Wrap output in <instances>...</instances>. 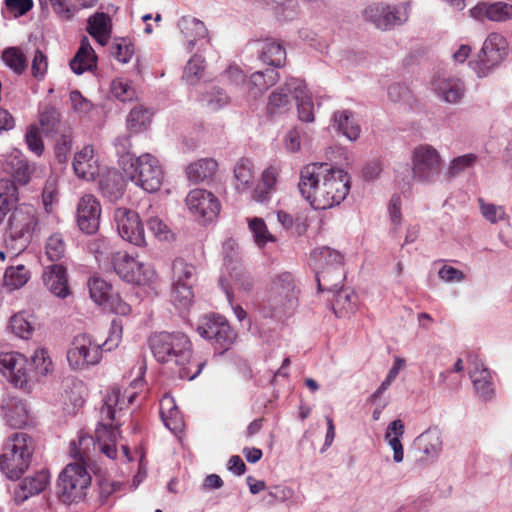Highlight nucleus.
I'll return each mask as SVG.
<instances>
[{
	"label": "nucleus",
	"instance_id": "f257e3e1",
	"mask_svg": "<svg viewBox=\"0 0 512 512\" xmlns=\"http://www.w3.org/2000/svg\"><path fill=\"white\" fill-rule=\"evenodd\" d=\"M337 152L344 157L345 165L348 166V150L339 148ZM343 167L342 162H336L335 166L309 163L300 170L299 192L315 210L331 208L346 198L350 189V177Z\"/></svg>",
	"mask_w": 512,
	"mask_h": 512
},
{
	"label": "nucleus",
	"instance_id": "f03ea898",
	"mask_svg": "<svg viewBox=\"0 0 512 512\" xmlns=\"http://www.w3.org/2000/svg\"><path fill=\"white\" fill-rule=\"evenodd\" d=\"M18 188L10 180H0V224L7 219L6 247L13 256L23 252L33 239L38 226L36 209L32 205L18 202Z\"/></svg>",
	"mask_w": 512,
	"mask_h": 512
},
{
	"label": "nucleus",
	"instance_id": "7ed1b4c3",
	"mask_svg": "<svg viewBox=\"0 0 512 512\" xmlns=\"http://www.w3.org/2000/svg\"><path fill=\"white\" fill-rule=\"evenodd\" d=\"M149 346L158 362L179 366V377L182 379H195L205 365L204 362L191 361V342L184 333L165 331L154 333L149 338Z\"/></svg>",
	"mask_w": 512,
	"mask_h": 512
},
{
	"label": "nucleus",
	"instance_id": "20e7f679",
	"mask_svg": "<svg viewBox=\"0 0 512 512\" xmlns=\"http://www.w3.org/2000/svg\"><path fill=\"white\" fill-rule=\"evenodd\" d=\"M342 255L329 247L315 248L310 253L309 266L315 272L319 291H339L345 278Z\"/></svg>",
	"mask_w": 512,
	"mask_h": 512
},
{
	"label": "nucleus",
	"instance_id": "39448f33",
	"mask_svg": "<svg viewBox=\"0 0 512 512\" xmlns=\"http://www.w3.org/2000/svg\"><path fill=\"white\" fill-rule=\"evenodd\" d=\"M34 452L33 439L26 433L11 435L0 455V470L11 480L19 479L28 469Z\"/></svg>",
	"mask_w": 512,
	"mask_h": 512
},
{
	"label": "nucleus",
	"instance_id": "423d86ee",
	"mask_svg": "<svg viewBox=\"0 0 512 512\" xmlns=\"http://www.w3.org/2000/svg\"><path fill=\"white\" fill-rule=\"evenodd\" d=\"M36 366L39 374L46 375L49 372L51 362H46L44 351L35 352L32 363L18 352H2L0 354V372L16 388L27 389L30 381L29 366Z\"/></svg>",
	"mask_w": 512,
	"mask_h": 512
},
{
	"label": "nucleus",
	"instance_id": "0eeeda50",
	"mask_svg": "<svg viewBox=\"0 0 512 512\" xmlns=\"http://www.w3.org/2000/svg\"><path fill=\"white\" fill-rule=\"evenodd\" d=\"M124 400H121V393L119 389H113L108 392L104 398V404L101 408L102 421L98 424L95 430V437L97 440L98 448L103 454L110 459L117 457V450L115 446L116 432L113 430L112 424L105 421L112 422L116 419L117 409L122 410Z\"/></svg>",
	"mask_w": 512,
	"mask_h": 512
},
{
	"label": "nucleus",
	"instance_id": "6e6552de",
	"mask_svg": "<svg viewBox=\"0 0 512 512\" xmlns=\"http://www.w3.org/2000/svg\"><path fill=\"white\" fill-rule=\"evenodd\" d=\"M90 484L91 476L84 466L68 464L58 477L57 497L64 505L78 504L85 499Z\"/></svg>",
	"mask_w": 512,
	"mask_h": 512
},
{
	"label": "nucleus",
	"instance_id": "1a4fd4ad",
	"mask_svg": "<svg viewBox=\"0 0 512 512\" xmlns=\"http://www.w3.org/2000/svg\"><path fill=\"white\" fill-rule=\"evenodd\" d=\"M125 173L135 185L149 193L158 191L162 185V168L158 159L149 153L131 161L128 168H125Z\"/></svg>",
	"mask_w": 512,
	"mask_h": 512
},
{
	"label": "nucleus",
	"instance_id": "9d476101",
	"mask_svg": "<svg viewBox=\"0 0 512 512\" xmlns=\"http://www.w3.org/2000/svg\"><path fill=\"white\" fill-rule=\"evenodd\" d=\"M442 170L440 153L429 144H420L412 152L413 178L423 184L435 182Z\"/></svg>",
	"mask_w": 512,
	"mask_h": 512
},
{
	"label": "nucleus",
	"instance_id": "9b49d317",
	"mask_svg": "<svg viewBox=\"0 0 512 512\" xmlns=\"http://www.w3.org/2000/svg\"><path fill=\"white\" fill-rule=\"evenodd\" d=\"M508 43L498 33H490L483 43L475 60L469 62V66L478 77H486L498 66L507 55Z\"/></svg>",
	"mask_w": 512,
	"mask_h": 512
},
{
	"label": "nucleus",
	"instance_id": "f8f14e48",
	"mask_svg": "<svg viewBox=\"0 0 512 512\" xmlns=\"http://www.w3.org/2000/svg\"><path fill=\"white\" fill-rule=\"evenodd\" d=\"M111 264L115 273L127 283L142 285L150 281L154 275L149 265L140 263L127 252L113 253Z\"/></svg>",
	"mask_w": 512,
	"mask_h": 512
},
{
	"label": "nucleus",
	"instance_id": "ddd939ff",
	"mask_svg": "<svg viewBox=\"0 0 512 512\" xmlns=\"http://www.w3.org/2000/svg\"><path fill=\"white\" fill-rule=\"evenodd\" d=\"M90 298L94 303L109 309L118 315H128L130 306L125 303L118 293H115L111 284L98 276H92L87 282Z\"/></svg>",
	"mask_w": 512,
	"mask_h": 512
},
{
	"label": "nucleus",
	"instance_id": "4468645a",
	"mask_svg": "<svg viewBox=\"0 0 512 512\" xmlns=\"http://www.w3.org/2000/svg\"><path fill=\"white\" fill-rule=\"evenodd\" d=\"M101 358L102 346L94 343L87 334L75 336L72 347L67 352V360L73 369L98 364Z\"/></svg>",
	"mask_w": 512,
	"mask_h": 512
},
{
	"label": "nucleus",
	"instance_id": "2eb2a0df",
	"mask_svg": "<svg viewBox=\"0 0 512 512\" xmlns=\"http://www.w3.org/2000/svg\"><path fill=\"white\" fill-rule=\"evenodd\" d=\"M197 331L201 337L211 341L218 346L217 349L221 350H227L235 338V333L228 321L220 315L213 314L205 317Z\"/></svg>",
	"mask_w": 512,
	"mask_h": 512
},
{
	"label": "nucleus",
	"instance_id": "dca6fc26",
	"mask_svg": "<svg viewBox=\"0 0 512 512\" xmlns=\"http://www.w3.org/2000/svg\"><path fill=\"white\" fill-rule=\"evenodd\" d=\"M363 17L381 30H389L396 25L405 23L408 19L406 10L402 7L380 3L367 6L363 12Z\"/></svg>",
	"mask_w": 512,
	"mask_h": 512
},
{
	"label": "nucleus",
	"instance_id": "f3484780",
	"mask_svg": "<svg viewBox=\"0 0 512 512\" xmlns=\"http://www.w3.org/2000/svg\"><path fill=\"white\" fill-rule=\"evenodd\" d=\"M114 219L122 239L136 246L146 244L144 228L135 211L124 207L117 208L114 212Z\"/></svg>",
	"mask_w": 512,
	"mask_h": 512
},
{
	"label": "nucleus",
	"instance_id": "a211bd4d",
	"mask_svg": "<svg viewBox=\"0 0 512 512\" xmlns=\"http://www.w3.org/2000/svg\"><path fill=\"white\" fill-rule=\"evenodd\" d=\"M188 209L203 223L213 221L220 212L218 199L209 191L194 189L186 197Z\"/></svg>",
	"mask_w": 512,
	"mask_h": 512
},
{
	"label": "nucleus",
	"instance_id": "6ab92c4d",
	"mask_svg": "<svg viewBox=\"0 0 512 512\" xmlns=\"http://www.w3.org/2000/svg\"><path fill=\"white\" fill-rule=\"evenodd\" d=\"M101 206L95 196L84 195L78 202L76 220L79 229L86 234L95 233L100 224Z\"/></svg>",
	"mask_w": 512,
	"mask_h": 512
},
{
	"label": "nucleus",
	"instance_id": "aec40b11",
	"mask_svg": "<svg viewBox=\"0 0 512 512\" xmlns=\"http://www.w3.org/2000/svg\"><path fill=\"white\" fill-rule=\"evenodd\" d=\"M177 26L186 40L187 51L191 52L195 47L202 49L204 43H209L208 30L201 20L192 16H182Z\"/></svg>",
	"mask_w": 512,
	"mask_h": 512
},
{
	"label": "nucleus",
	"instance_id": "412c9836",
	"mask_svg": "<svg viewBox=\"0 0 512 512\" xmlns=\"http://www.w3.org/2000/svg\"><path fill=\"white\" fill-rule=\"evenodd\" d=\"M470 14L479 21L505 22L512 18V4L502 1H482L470 10Z\"/></svg>",
	"mask_w": 512,
	"mask_h": 512
},
{
	"label": "nucleus",
	"instance_id": "4be33fe9",
	"mask_svg": "<svg viewBox=\"0 0 512 512\" xmlns=\"http://www.w3.org/2000/svg\"><path fill=\"white\" fill-rule=\"evenodd\" d=\"M50 480L49 472L41 470L33 476L24 478L14 490V501L17 505L24 503L32 496L45 490Z\"/></svg>",
	"mask_w": 512,
	"mask_h": 512
},
{
	"label": "nucleus",
	"instance_id": "5701e85b",
	"mask_svg": "<svg viewBox=\"0 0 512 512\" xmlns=\"http://www.w3.org/2000/svg\"><path fill=\"white\" fill-rule=\"evenodd\" d=\"M1 414L12 428H21L27 423L26 403L16 397H6L1 401Z\"/></svg>",
	"mask_w": 512,
	"mask_h": 512
},
{
	"label": "nucleus",
	"instance_id": "b1692460",
	"mask_svg": "<svg viewBox=\"0 0 512 512\" xmlns=\"http://www.w3.org/2000/svg\"><path fill=\"white\" fill-rule=\"evenodd\" d=\"M43 282L46 288L59 298H65L70 293L66 269L60 264H53L45 269Z\"/></svg>",
	"mask_w": 512,
	"mask_h": 512
},
{
	"label": "nucleus",
	"instance_id": "393cba45",
	"mask_svg": "<svg viewBox=\"0 0 512 512\" xmlns=\"http://www.w3.org/2000/svg\"><path fill=\"white\" fill-rule=\"evenodd\" d=\"M288 89H294V100L297 105L298 117L303 122L314 120V108L311 95L301 79H293L288 84Z\"/></svg>",
	"mask_w": 512,
	"mask_h": 512
},
{
	"label": "nucleus",
	"instance_id": "a878e982",
	"mask_svg": "<svg viewBox=\"0 0 512 512\" xmlns=\"http://www.w3.org/2000/svg\"><path fill=\"white\" fill-rule=\"evenodd\" d=\"M72 166L75 174L79 178L87 181L93 180L99 172L97 160L94 157L93 147L87 145L77 152L74 156Z\"/></svg>",
	"mask_w": 512,
	"mask_h": 512
},
{
	"label": "nucleus",
	"instance_id": "bb28decb",
	"mask_svg": "<svg viewBox=\"0 0 512 512\" xmlns=\"http://www.w3.org/2000/svg\"><path fill=\"white\" fill-rule=\"evenodd\" d=\"M99 190L104 198L116 202L122 198L125 190L123 176L116 170H108L100 175Z\"/></svg>",
	"mask_w": 512,
	"mask_h": 512
},
{
	"label": "nucleus",
	"instance_id": "cd10ccee",
	"mask_svg": "<svg viewBox=\"0 0 512 512\" xmlns=\"http://www.w3.org/2000/svg\"><path fill=\"white\" fill-rule=\"evenodd\" d=\"M280 79L278 71L267 68L264 71L254 72L247 83V93L254 99L261 96Z\"/></svg>",
	"mask_w": 512,
	"mask_h": 512
},
{
	"label": "nucleus",
	"instance_id": "c85d7f7f",
	"mask_svg": "<svg viewBox=\"0 0 512 512\" xmlns=\"http://www.w3.org/2000/svg\"><path fill=\"white\" fill-rule=\"evenodd\" d=\"M433 89L439 98L450 104L458 103L464 95L463 82L456 78H437Z\"/></svg>",
	"mask_w": 512,
	"mask_h": 512
},
{
	"label": "nucleus",
	"instance_id": "c756f323",
	"mask_svg": "<svg viewBox=\"0 0 512 512\" xmlns=\"http://www.w3.org/2000/svg\"><path fill=\"white\" fill-rule=\"evenodd\" d=\"M294 78L286 80L285 84L276 90H274L267 103V111L271 115L283 114L289 111L292 107V101L294 100V89H288V84Z\"/></svg>",
	"mask_w": 512,
	"mask_h": 512
},
{
	"label": "nucleus",
	"instance_id": "7c9ffc66",
	"mask_svg": "<svg viewBox=\"0 0 512 512\" xmlns=\"http://www.w3.org/2000/svg\"><path fill=\"white\" fill-rule=\"evenodd\" d=\"M280 169L276 166L267 167L261 176V181L255 187L252 198L260 203L267 202L275 191Z\"/></svg>",
	"mask_w": 512,
	"mask_h": 512
},
{
	"label": "nucleus",
	"instance_id": "2f4dec72",
	"mask_svg": "<svg viewBox=\"0 0 512 512\" xmlns=\"http://www.w3.org/2000/svg\"><path fill=\"white\" fill-rule=\"evenodd\" d=\"M259 59L272 67H281L286 60V50L277 41L267 39L258 43Z\"/></svg>",
	"mask_w": 512,
	"mask_h": 512
},
{
	"label": "nucleus",
	"instance_id": "473e14b6",
	"mask_svg": "<svg viewBox=\"0 0 512 512\" xmlns=\"http://www.w3.org/2000/svg\"><path fill=\"white\" fill-rule=\"evenodd\" d=\"M95 53L92 49L87 37H83L81 41V45L75 54V56L70 60V68L71 70L77 74L81 75L87 70H91L95 65Z\"/></svg>",
	"mask_w": 512,
	"mask_h": 512
},
{
	"label": "nucleus",
	"instance_id": "72a5a7b5",
	"mask_svg": "<svg viewBox=\"0 0 512 512\" xmlns=\"http://www.w3.org/2000/svg\"><path fill=\"white\" fill-rule=\"evenodd\" d=\"M217 168L218 163L216 160L212 158H203L191 163L186 168V175L190 181L199 183L214 176Z\"/></svg>",
	"mask_w": 512,
	"mask_h": 512
},
{
	"label": "nucleus",
	"instance_id": "f704fd0d",
	"mask_svg": "<svg viewBox=\"0 0 512 512\" xmlns=\"http://www.w3.org/2000/svg\"><path fill=\"white\" fill-rule=\"evenodd\" d=\"M10 328L13 334L21 339L28 340L35 329V317L25 311L18 312L10 318Z\"/></svg>",
	"mask_w": 512,
	"mask_h": 512
},
{
	"label": "nucleus",
	"instance_id": "c9c22d12",
	"mask_svg": "<svg viewBox=\"0 0 512 512\" xmlns=\"http://www.w3.org/2000/svg\"><path fill=\"white\" fill-rule=\"evenodd\" d=\"M1 58L4 64L17 75H22L28 68L27 58L19 47L5 48Z\"/></svg>",
	"mask_w": 512,
	"mask_h": 512
},
{
	"label": "nucleus",
	"instance_id": "e433bc0d",
	"mask_svg": "<svg viewBox=\"0 0 512 512\" xmlns=\"http://www.w3.org/2000/svg\"><path fill=\"white\" fill-rule=\"evenodd\" d=\"M418 441L419 445H422L423 453L432 459L437 458L442 450L441 435L436 429L425 431L419 436Z\"/></svg>",
	"mask_w": 512,
	"mask_h": 512
},
{
	"label": "nucleus",
	"instance_id": "4c0bfd02",
	"mask_svg": "<svg viewBox=\"0 0 512 512\" xmlns=\"http://www.w3.org/2000/svg\"><path fill=\"white\" fill-rule=\"evenodd\" d=\"M351 112L348 109L337 110L331 119L330 127L338 136H344L347 140H352V121Z\"/></svg>",
	"mask_w": 512,
	"mask_h": 512
},
{
	"label": "nucleus",
	"instance_id": "58836bf2",
	"mask_svg": "<svg viewBox=\"0 0 512 512\" xmlns=\"http://www.w3.org/2000/svg\"><path fill=\"white\" fill-rule=\"evenodd\" d=\"M234 177L237 181L236 189L245 191L250 188L253 179V163L248 158H241L234 167Z\"/></svg>",
	"mask_w": 512,
	"mask_h": 512
},
{
	"label": "nucleus",
	"instance_id": "ea45409f",
	"mask_svg": "<svg viewBox=\"0 0 512 512\" xmlns=\"http://www.w3.org/2000/svg\"><path fill=\"white\" fill-rule=\"evenodd\" d=\"M248 225L254 242L259 248H263L268 242L276 241V237L269 232L262 218L254 217L249 219Z\"/></svg>",
	"mask_w": 512,
	"mask_h": 512
},
{
	"label": "nucleus",
	"instance_id": "a19ab883",
	"mask_svg": "<svg viewBox=\"0 0 512 512\" xmlns=\"http://www.w3.org/2000/svg\"><path fill=\"white\" fill-rule=\"evenodd\" d=\"M230 101L227 93L219 87H212L201 96V102L212 111H217L225 107Z\"/></svg>",
	"mask_w": 512,
	"mask_h": 512
},
{
	"label": "nucleus",
	"instance_id": "79ce46f5",
	"mask_svg": "<svg viewBox=\"0 0 512 512\" xmlns=\"http://www.w3.org/2000/svg\"><path fill=\"white\" fill-rule=\"evenodd\" d=\"M273 287L282 290L284 297L282 305L297 301L294 278L291 273L283 272L279 274L274 281Z\"/></svg>",
	"mask_w": 512,
	"mask_h": 512
},
{
	"label": "nucleus",
	"instance_id": "37998d69",
	"mask_svg": "<svg viewBox=\"0 0 512 512\" xmlns=\"http://www.w3.org/2000/svg\"><path fill=\"white\" fill-rule=\"evenodd\" d=\"M173 274L177 284H192L196 279V268L194 265L185 262L183 259H177L173 263Z\"/></svg>",
	"mask_w": 512,
	"mask_h": 512
},
{
	"label": "nucleus",
	"instance_id": "c03bdc74",
	"mask_svg": "<svg viewBox=\"0 0 512 512\" xmlns=\"http://www.w3.org/2000/svg\"><path fill=\"white\" fill-rule=\"evenodd\" d=\"M205 68V60L199 54H194L188 61L185 69L183 78L188 84L194 85L201 78V75Z\"/></svg>",
	"mask_w": 512,
	"mask_h": 512
},
{
	"label": "nucleus",
	"instance_id": "a18cd8bd",
	"mask_svg": "<svg viewBox=\"0 0 512 512\" xmlns=\"http://www.w3.org/2000/svg\"><path fill=\"white\" fill-rule=\"evenodd\" d=\"M29 279V272L23 265L8 267L5 271L4 280L7 287L18 289L24 286Z\"/></svg>",
	"mask_w": 512,
	"mask_h": 512
},
{
	"label": "nucleus",
	"instance_id": "49530a36",
	"mask_svg": "<svg viewBox=\"0 0 512 512\" xmlns=\"http://www.w3.org/2000/svg\"><path fill=\"white\" fill-rule=\"evenodd\" d=\"M60 122V113L54 106L45 105L39 113V123L45 133L56 131Z\"/></svg>",
	"mask_w": 512,
	"mask_h": 512
},
{
	"label": "nucleus",
	"instance_id": "de8ad7c7",
	"mask_svg": "<svg viewBox=\"0 0 512 512\" xmlns=\"http://www.w3.org/2000/svg\"><path fill=\"white\" fill-rule=\"evenodd\" d=\"M193 298L192 286L190 284H173L171 301L179 309H187Z\"/></svg>",
	"mask_w": 512,
	"mask_h": 512
},
{
	"label": "nucleus",
	"instance_id": "09e8293b",
	"mask_svg": "<svg viewBox=\"0 0 512 512\" xmlns=\"http://www.w3.org/2000/svg\"><path fill=\"white\" fill-rule=\"evenodd\" d=\"M151 113L142 106L134 107L127 118V126L133 132L141 131L150 122Z\"/></svg>",
	"mask_w": 512,
	"mask_h": 512
},
{
	"label": "nucleus",
	"instance_id": "8fccbe9b",
	"mask_svg": "<svg viewBox=\"0 0 512 512\" xmlns=\"http://www.w3.org/2000/svg\"><path fill=\"white\" fill-rule=\"evenodd\" d=\"M477 161V155L473 153L464 154L451 160L447 174L450 178H455L465 170L473 167Z\"/></svg>",
	"mask_w": 512,
	"mask_h": 512
},
{
	"label": "nucleus",
	"instance_id": "3c124183",
	"mask_svg": "<svg viewBox=\"0 0 512 512\" xmlns=\"http://www.w3.org/2000/svg\"><path fill=\"white\" fill-rule=\"evenodd\" d=\"M114 146L116 149V153L119 157V160H118L119 165L125 171V168H128V166L130 165V162L134 161L136 158L130 153V148H131L130 136L124 135V136L117 137L114 141Z\"/></svg>",
	"mask_w": 512,
	"mask_h": 512
},
{
	"label": "nucleus",
	"instance_id": "603ef678",
	"mask_svg": "<svg viewBox=\"0 0 512 512\" xmlns=\"http://www.w3.org/2000/svg\"><path fill=\"white\" fill-rule=\"evenodd\" d=\"M110 22V18L107 14L103 12L95 13L88 19L87 32L91 36L111 32Z\"/></svg>",
	"mask_w": 512,
	"mask_h": 512
},
{
	"label": "nucleus",
	"instance_id": "864d4df0",
	"mask_svg": "<svg viewBox=\"0 0 512 512\" xmlns=\"http://www.w3.org/2000/svg\"><path fill=\"white\" fill-rule=\"evenodd\" d=\"M388 97L394 103H402L409 108L413 103V96L408 86L402 83H395L388 87Z\"/></svg>",
	"mask_w": 512,
	"mask_h": 512
},
{
	"label": "nucleus",
	"instance_id": "5fc2aeb1",
	"mask_svg": "<svg viewBox=\"0 0 512 512\" xmlns=\"http://www.w3.org/2000/svg\"><path fill=\"white\" fill-rule=\"evenodd\" d=\"M230 280L235 288L243 292H250L253 288L251 275L243 268L234 267L229 273Z\"/></svg>",
	"mask_w": 512,
	"mask_h": 512
},
{
	"label": "nucleus",
	"instance_id": "6e6d98bb",
	"mask_svg": "<svg viewBox=\"0 0 512 512\" xmlns=\"http://www.w3.org/2000/svg\"><path fill=\"white\" fill-rule=\"evenodd\" d=\"M72 149V138L69 133L59 135L55 142L54 154L60 164L68 161Z\"/></svg>",
	"mask_w": 512,
	"mask_h": 512
},
{
	"label": "nucleus",
	"instance_id": "4d7b16f0",
	"mask_svg": "<svg viewBox=\"0 0 512 512\" xmlns=\"http://www.w3.org/2000/svg\"><path fill=\"white\" fill-rule=\"evenodd\" d=\"M12 167L14 169L12 182L14 184L15 182H18L22 185L27 184L30 180V175L34 168L29 165L27 161L17 157L12 161ZM9 180L11 181V179Z\"/></svg>",
	"mask_w": 512,
	"mask_h": 512
},
{
	"label": "nucleus",
	"instance_id": "13d9d810",
	"mask_svg": "<svg viewBox=\"0 0 512 512\" xmlns=\"http://www.w3.org/2000/svg\"><path fill=\"white\" fill-rule=\"evenodd\" d=\"M65 252V244L58 234L52 235L46 242V254L51 261L59 260Z\"/></svg>",
	"mask_w": 512,
	"mask_h": 512
},
{
	"label": "nucleus",
	"instance_id": "bf43d9fd",
	"mask_svg": "<svg viewBox=\"0 0 512 512\" xmlns=\"http://www.w3.org/2000/svg\"><path fill=\"white\" fill-rule=\"evenodd\" d=\"M111 93L119 101H130L135 96L134 89L121 79L114 80L111 84Z\"/></svg>",
	"mask_w": 512,
	"mask_h": 512
},
{
	"label": "nucleus",
	"instance_id": "052dcab7",
	"mask_svg": "<svg viewBox=\"0 0 512 512\" xmlns=\"http://www.w3.org/2000/svg\"><path fill=\"white\" fill-rule=\"evenodd\" d=\"M283 300L284 297L282 290L273 287L268 303L275 316L287 312L288 310L292 309L296 304V302H291L287 305H281L283 304Z\"/></svg>",
	"mask_w": 512,
	"mask_h": 512
},
{
	"label": "nucleus",
	"instance_id": "680f3d73",
	"mask_svg": "<svg viewBox=\"0 0 512 512\" xmlns=\"http://www.w3.org/2000/svg\"><path fill=\"white\" fill-rule=\"evenodd\" d=\"M283 300L284 297L282 290L273 287L268 303L275 316L287 312L288 310L292 309L296 304V302H291L287 305H281L283 304Z\"/></svg>",
	"mask_w": 512,
	"mask_h": 512
},
{
	"label": "nucleus",
	"instance_id": "e2e57ef3",
	"mask_svg": "<svg viewBox=\"0 0 512 512\" xmlns=\"http://www.w3.org/2000/svg\"><path fill=\"white\" fill-rule=\"evenodd\" d=\"M123 324L121 319H113L111 321L109 336L106 341L101 345L105 347L107 351H111L117 347L122 338Z\"/></svg>",
	"mask_w": 512,
	"mask_h": 512
},
{
	"label": "nucleus",
	"instance_id": "0e129e2a",
	"mask_svg": "<svg viewBox=\"0 0 512 512\" xmlns=\"http://www.w3.org/2000/svg\"><path fill=\"white\" fill-rule=\"evenodd\" d=\"M112 54L121 63H128L134 54L133 45L126 39L115 42L112 46Z\"/></svg>",
	"mask_w": 512,
	"mask_h": 512
},
{
	"label": "nucleus",
	"instance_id": "69168bd1",
	"mask_svg": "<svg viewBox=\"0 0 512 512\" xmlns=\"http://www.w3.org/2000/svg\"><path fill=\"white\" fill-rule=\"evenodd\" d=\"M48 60L41 50H36L31 63V72L34 78L42 80L47 72Z\"/></svg>",
	"mask_w": 512,
	"mask_h": 512
},
{
	"label": "nucleus",
	"instance_id": "338daca9",
	"mask_svg": "<svg viewBox=\"0 0 512 512\" xmlns=\"http://www.w3.org/2000/svg\"><path fill=\"white\" fill-rule=\"evenodd\" d=\"M147 227L153 235L159 240H168L170 238V230L167 225L158 217H149L147 219Z\"/></svg>",
	"mask_w": 512,
	"mask_h": 512
},
{
	"label": "nucleus",
	"instance_id": "774afa93",
	"mask_svg": "<svg viewBox=\"0 0 512 512\" xmlns=\"http://www.w3.org/2000/svg\"><path fill=\"white\" fill-rule=\"evenodd\" d=\"M482 215L491 223H496L505 216V211L502 206L494 204H487L482 199L479 200Z\"/></svg>",
	"mask_w": 512,
	"mask_h": 512
}]
</instances>
